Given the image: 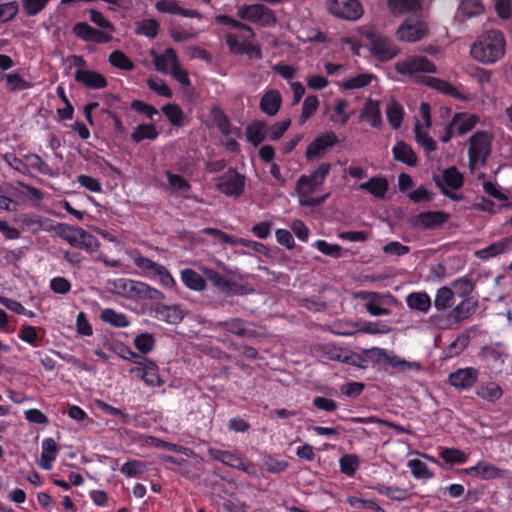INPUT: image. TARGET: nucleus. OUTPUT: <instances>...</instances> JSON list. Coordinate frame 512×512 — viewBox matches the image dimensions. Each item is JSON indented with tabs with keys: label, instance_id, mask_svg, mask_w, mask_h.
Listing matches in <instances>:
<instances>
[{
	"label": "nucleus",
	"instance_id": "de8ad7c7",
	"mask_svg": "<svg viewBox=\"0 0 512 512\" xmlns=\"http://www.w3.org/2000/svg\"><path fill=\"white\" fill-rule=\"evenodd\" d=\"M108 61L113 67L121 70L131 71L134 69V64L131 59L120 50L112 51Z\"/></svg>",
	"mask_w": 512,
	"mask_h": 512
},
{
	"label": "nucleus",
	"instance_id": "c85d7f7f",
	"mask_svg": "<svg viewBox=\"0 0 512 512\" xmlns=\"http://www.w3.org/2000/svg\"><path fill=\"white\" fill-rule=\"evenodd\" d=\"M358 189L368 191L376 198L384 199L388 191V181L383 177H372L369 181L361 183Z\"/></svg>",
	"mask_w": 512,
	"mask_h": 512
},
{
	"label": "nucleus",
	"instance_id": "0eeeda50",
	"mask_svg": "<svg viewBox=\"0 0 512 512\" xmlns=\"http://www.w3.org/2000/svg\"><path fill=\"white\" fill-rule=\"evenodd\" d=\"M450 219V214L445 211H424L409 218L408 223L422 230H436L441 228Z\"/></svg>",
	"mask_w": 512,
	"mask_h": 512
},
{
	"label": "nucleus",
	"instance_id": "9b49d317",
	"mask_svg": "<svg viewBox=\"0 0 512 512\" xmlns=\"http://www.w3.org/2000/svg\"><path fill=\"white\" fill-rule=\"evenodd\" d=\"M396 70L400 74L415 75L417 73H435L436 66L424 56H412L396 63Z\"/></svg>",
	"mask_w": 512,
	"mask_h": 512
},
{
	"label": "nucleus",
	"instance_id": "72a5a7b5",
	"mask_svg": "<svg viewBox=\"0 0 512 512\" xmlns=\"http://www.w3.org/2000/svg\"><path fill=\"white\" fill-rule=\"evenodd\" d=\"M181 280L184 285L194 291H203L206 288L205 279L195 270L185 268L181 271Z\"/></svg>",
	"mask_w": 512,
	"mask_h": 512
},
{
	"label": "nucleus",
	"instance_id": "473e14b6",
	"mask_svg": "<svg viewBox=\"0 0 512 512\" xmlns=\"http://www.w3.org/2000/svg\"><path fill=\"white\" fill-rule=\"evenodd\" d=\"M159 136L156 126L152 123L137 125L131 133V141L135 144L143 140H155Z\"/></svg>",
	"mask_w": 512,
	"mask_h": 512
},
{
	"label": "nucleus",
	"instance_id": "4c0bfd02",
	"mask_svg": "<svg viewBox=\"0 0 512 512\" xmlns=\"http://www.w3.org/2000/svg\"><path fill=\"white\" fill-rule=\"evenodd\" d=\"M153 62L157 71L166 73L168 66L172 68L178 62L176 51L173 48H167L163 54H155Z\"/></svg>",
	"mask_w": 512,
	"mask_h": 512
},
{
	"label": "nucleus",
	"instance_id": "4468645a",
	"mask_svg": "<svg viewBox=\"0 0 512 512\" xmlns=\"http://www.w3.org/2000/svg\"><path fill=\"white\" fill-rule=\"evenodd\" d=\"M338 142L334 132H329L315 138L306 149V158L312 161L324 155L328 148L333 147Z\"/></svg>",
	"mask_w": 512,
	"mask_h": 512
},
{
	"label": "nucleus",
	"instance_id": "7ed1b4c3",
	"mask_svg": "<svg viewBox=\"0 0 512 512\" xmlns=\"http://www.w3.org/2000/svg\"><path fill=\"white\" fill-rule=\"evenodd\" d=\"M493 136L487 131H477L468 140V166L473 173L480 166L486 165L492 151Z\"/></svg>",
	"mask_w": 512,
	"mask_h": 512
},
{
	"label": "nucleus",
	"instance_id": "e2e57ef3",
	"mask_svg": "<svg viewBox=\"0 0 512 512\" xmlns=\"http://www.w3.org/2000/svg\"><path fill=\"white\" fill-rule=\"evenodd\" d=\"M469 344V336L468 335H460L458 336L448 347L446 350V357L452 358L460 355L465 348Z\"/></svg>",
	"mask_w": 512,
	"mask_h": 512
},
{
	"label": "nucleus",
	"instance_id": "4d7b16f0",
	"mask_svg": "<svg viewBox=\"0 0 512 512\" xmlns=\"http://www.w3.org/2000/svg\"><path fill=\"white\" fill-rule=\"evenodd\" d=\"M347 503L351 507L359 510L369 509L375 512H385V510L372 499H361L356 496H350L347 498Z\"/></svg>",
	"mask_w": 512,
	"mask_h": 512
},
{
	"label": "nucleus",
	"instance_id": "f3484780",
	"mask_svg": "<svg viewBox=\"0 0 512 512\" xmlns=\"http://www.w3.org/2000/svg\"><path fill=\"white\" fill-rule=\"evenodd\" d=\"M75 80L90 89H102L108 84L102 74L93 70L78 69L75 72Z\"/></svg>",
	"mask_w": 512,
	"mask_h": 512
},
{
	"label": "nucleus",
	"instance_id": "79ce46f5",
	"mask_svg": "<svg viewBox=\"0 0 512 512\" xmlns=\"http://www.w3.org/2000/svg\"><path fill=\"white\" fill-rule=\"evenodd\" d=\"M159 29V22L155 19L149 18L136 22L135 33L137 35H143L150 39H154L158 35Z\"/></svg>",
	"mask_w": 512,
	"mask_h": 512
},
{
	"label": "nucleus",
	"instance_id": "8fccbe9b",
	"mask_svg": "<svg viewBox=\"0 0 512 512\" xmlns=\"http://www.w3.org/2000/svg\"><path fill=\"white\" fill-rule=\"evenodd\" d=\"M458 11L465 17L471 18L482 14L484 6L480 0H461Z\"/></svg>",
	"mask_w": 512,
	"mask_h": 512
},
{
	"label": "nucleus",
	"instance_id": "7c9ffc66",
	"mask_svg": "<svg viewBox=\"0 0 512 512\" xmlns=\"http://www.w3.org/2000/svg\"><path fill=\"white\" fill-rule=\"evenodd\" d=\"M379 494L386 496L390 500L403 502L411 498L412 494L409 489L387 486L385 484H377L373 487Z\"/></svg>",
	"mask_w": 512,
	"mask_h": 512
},
{
	"label": "nucleus",
	"instance_id": "9d476101",
	"mask_svg": "<svg viewBox=\"0 0 512 512\" xmlns=\"http://www.w3.org/2000/svg\"><path fill=\"white\" fill-rule=\"evenodd\" d=\"M368 38L370 40L369 48L371 53L380 61L391 60L399 53L396 45L388 37L377 33H370Z\"/></svg>",
	"mask_w": 512,
	"mask_h": 512
},
{
	"label": "nucleus",
	"instance_id": "b1692460",
	"mask_svg": "<svg viewBox=\"0 0 512 512\" xmlns=\"http://www.w3.org/2000/svg\"><path fill=\"white\" fill-rule=\"evenodd\" d=\"M393 158L396 161L404 163L408 166L414 167L417 165V156L410 145L404 141H398L393 149Z\"/></svg>",
	"mask_w": 512,
	"mask_h": 512
},
{
	"label": "nucleus",
	"instance_id": "e433bc0d",
	"mask_svg": "<svg viewBox=\"0 0 512 512\" xmlns=\"http://www.w3.org/2000/svg\"><path fill=\"white\" fill-rule=\"evenodd\" d=\"M502 394L503 391L501 387L492 381L481 383L476 388V395L489 402L497 401L501 398Z\"/></svg>",
	"mask_w": 512,
	"mask_h": 512
},
{
	"label": "nucleus",
	"instance_id": "dca6fc26",
	"mask_svg": "<svg viewBox=\"0 0 512 512\" xmlns=\"http://www.w3.org/2000/svg\"><path fill=\"white\" fill-rule=\"evenodd\" d=\"M155 8L161 13H167L172 15H180L188 18L201 19L203 16L197 10L185 9L180 6L177 0H158L155 3Z\"/></svg>",
	"mask_w": 512,
	"mask_h": 512
},
{
	"label": "nucleus",
	"instance_id": "6e6552de",
	"mask_svg": "<svg viewBox=\"0 0 512 512\" xmlns=\"http://www.w3.org/2000/svg\"><path fill=\"white\" fill-rule=\"evenodd\" d=\"M327 7L332 15L347 21H356L363 15L359 0H328Z\"/></svg>",
	"mask_w": 512,
	"mask_h": 512
},
{
	"label": "nucleus",
	"instance_id": "69168bd1",
	"mask_svg": "<svg viewBox=\"0 0 512 512\" xmlns=\"http://www.w3.org/2000/svg\"><path fill=\"white\" fill-rule=\"evenodd\" d=\"M134 345L143 354H147L153 350L155 345L154 337L149 333L137 335L134 339Z\"/></svg>",
	"mask_w": 512,
	"mask_h": 512
},
{
	"label": "nucleus",
	"instance_id": "0e129e2a",
	"mask_svg": "<svg viewBox=\"0 0 512 512\" xmlns=\"http://www.w3.org/2000/svg\"><path fill=\"white\" fill-rule=\"evenodd\" d=\"M95 31L96 29L86 22H78L72 28L74 36L83 41H93Z\"/></svg>",
	"mask_w": 512,
	"mask_h": 512
},
{
	"label": "nucleus",
	"instance_id": "412c9836",
	"mask_svg": "<svg viewBox=\"0 0 512 512\" xmlns=\"http://www.w3.org/2000/svg\"><path fill=\"white\" fill-rule=\"evenodd\" d=\"M211 458L214 460H218L223 464L230 466L232 468H236L238 470L247 471V465L244 461L236 454L224 451L216 448H210L208 451Z\"/></svg>",
	"mask_w": 512,
	"mask_h": 512
},
{
	"label": "nucleus",
	"instance_id": "bb28decb",
	"mask_svg": "<svg viewBox=\"0 0 512 512\" xmlns=\"http://www.w3.org/2000/svg\"><path fill=\"white\" fill-rule=\"evenodd\" d=\"M246 138L254 147L260 145L267 136V124L264 121H254L246 127Z\"/></svg>",
	"mask_w": 512,
	"mask_h": 512
},
{
	"label": "nucleus",
	"instance_id": "a878e982",
	"mask_svg": "<svg viewBox=\"0 0 512 512\" xmlns=\"http://www.w3.org/2000/svg\"><path fill=\"white\" fill-rule=\"evenodd\" d=\"M359 297L361 299H367L365 308L367 312L372 316L389 315L390 310L387 308L380 307L381 295L377 292H360Z\"/></svg>",
	"mask_w": 512,
	"mask_h": 512
},
{
	"label": "nucleus",
	"instance_id": "c03bdc74",
	"mask_svg": "<svg viewBox=\"0 0 512 512\" xmlns=\"http://www.w3.org/2000/svg\"><path fill=\"white\" fill-rule=\"evenodd\" d=\"M6 79V86L10 92H17L27 90L32 87V84L24 79L19 73L13 72L4 74Z\"/></svg>",
	"mask_w": 512,
	"mask_h": 512
},
{
	"label": "nucleus",
	"instance_id": "4be33fe9",
	"mask_svg": "<svg viewBox=\"0 0 512 512\" xmlns=\"http://www.w3.org/2000/svg\"><path fill=\"white\" fill-rule=\"evenodd\" d=\"M281 103L282 97L279 91L270 90L261 97L259 107L264 114L274 116L279 111Z\"/></svg>",
	"mask_w": 512,
	"mask_h": 512
},
{
	"label": "nucleus",
	"instance_id": "c9c22d12",
	"mask_svg": "<svg viewBox=\"0 0 512 512\" xmlns=\"http://www.w3.org/2000/svg\"><path fill=\"white\" fill-rule=\"evenodd\" d=\"M407 306L412 310L427 313L431 307V299L425 292H413L406 298Z\"/></svg>",
	"mask_w": 512,
	"mask_h": 512
},
{
	"label": "nucleus",
	"instance_id": "423d86ee",
	"mask_svg": "<svg viewBox=\"0 0 512 512\" xmlns=\"http://www.w3.org/2000/svg\"><path fill=\"white\" fill-rule=\"evenodd\" d=\"M245 181V175L230 167L216 178V187L224 195L238 198L245 191Z\"/></svg>",
	"mask_w": 512,
	"mask_h": 512
},
{
	"label": "nucleus",
	"instance_id": "864d4df0",
	"mask_svg": "<svg viewBox=\"0 0 512 512\" xmlns=\"http://www.w3.org/2000/svg\"><path fill=\"white\" fill-rule=\"evenodd\" d=\"M440 457L448 464H464L468 460V456L458 448H443Z\"/></svg>",
	"mask_w": 512,
	"mask_h": 512
},
{
	"label": "nucleus",
	"instance_id": "f257e3e1",
	"mask_svg": "<svg viewBox=\"0 0 512 512\" xmlns=\"http://www.w3.org/2000/svg\"><path fill=\"white\" fill-rule=\"evenodd\" d=\"M505 52L506 40L498 29L485 31L470 49L471 56L483 64L496 63L504 57Z\"/></svg>",
	"mask_w": 512,
	"mask_h": 512
},
{
	"label": "nucleus",
	"instance_id": "ddd939ff",
	"mask_svg": "<svg viewBox=\"0 0 512 512\" xmlns=\"http://www.w3.org/2000/svg\"><path fill=\"white\" fill-rule=\"evenodd\" d=\"M130 372L140 377L149 386L159 387L163 384L158 366L147 357L142 360L138 367L131 369Z\"/></svg>",
	"mask_w": 512,
	"mask_h": 512
},
{
	"label": "nucleus",
	"instance_id": "09e8293b",
	"mask_svg": "<svg viewBox=\"0 0 512 512\" xmlns=\"http://www.w3.org/2000/svg\"><path fill=\"white\" fill-rule=\"evenodd\" d=\"M453 296L454 292L451 288L446 286L439 288L434 299L435 308L438 310H444L451 307L453 304Z\"/></svg>",
	"mask_w": 512,
	"mask_h": 512
},
{
	"label": "nucleus",
	"instance_id": "39448f33",
	"mask_svg": "<svg viewBox=\"0 0 512 512\" xmlns=\"http://www.w3.org/2000/svg\"><path fill=\"white\" fill-rule=\"evenodd\" d=\"M237 16L263 27H271L277 23L275 12L263 4H244L238 7Z\"/></svg>",
	"mask_w": 512,
	"mask_h": 512
},
{
	"label": "nucleus",
	"instance_id": "2eb2a0df",
	"mask_svg": "<svg viewBox=\"0 0 512 512\" xmlns=\"http://www.w3.org/2000/svg\"><path fill=\"white\" fill-rule=\"evenodd\" d=\"M479 371L473 367L460 368L448 376L449 383L456 389H469L477 382Z\"/></svg>",
	"mask_w": 512,
	"mask_h": 512
},
{
	"label": "nucleus",
	"instance_id": "680f3d73",
	"mask_svg": "<svg viewBox=\"0 0 512 512\" xmlns=\"http://www.w3.org/2000/svg\"><path fill=\"white\" fill-rule=\"evenodd\" d=\"M412 475L418 479H429L433 474L429 471L427 464L419 459H412L408 462Z\"/></svg>",
	"mask_w": 512,
	"mask_h": 512
},
{
	"label": "nucleus",
	"instance_id": "393cba45",
	"mask_svg": "<svg viewBox=\"0 0 512 512\" xmlns=\"http://www.w3.org/2000/svg\"><path fill=\"white\" fill-rule=\"evenodd\" d=\"M512 245V238H504L497 242L490 244L489 246L477 250L475 252L476 257L481 260H488L492 257H496L506 252Z\"/></svg>",
	"mask_w": 512,
	"mask_h": 512
},
{
	"label": "nucleus",
	"instance_id": "2f4dec72",
	"mask_svg": "<svg viewBox=\"0 0 512 512\" xmlns=\"http://www.w3.org/2000/svg\"><path fill=\"white\" fill-rule=\"evenodd\" d=\"M478 308V300L473 297L465 298L462 302L454 307L452 314L457 322L468 319Z\"/></svg>",
	"mask_w": 512,
	"mask_h": 512
},
{
	"label": "nucleus",
	"instance_id": "ea45409f",
	"mask_svg": "<svg viewBox=\"0 0 512 512\" xmlns=\"http://www.w3.org/2000/svg\"><path fill=\"white\" fill-rule=\"evenodd\" d=\"M141 281L121 278L114 282L117 292L129 299L135 300Z\"/></svg>",
	"mask_w": 512,
	"mask_h": 512
},
{
	"label": "nucleus",
	"instance_id": "c756f323",
	"mask_svg": "<svg viewBox=\"0 0 512 512\" xmlns=\"http://www.w3.org/2000/svg\"><path fill=\"white\" fill-rule=\"evenodd\" d=\"M220 326L229 333L241 337L254 338L257 335L256 331L254 329L247 328L244 321L240 318H234L221 322Z\"/></svg>",
	"mask_w": 512,
	"mask_h": 512
},
{
	"label": "nucleus",
	"instance_id": "37998d69",
	"mask_svg": "<svg viewBox=\"0 0 512 512\" xmlns=\"http://www.w3.org/2000/svg\"><path fill=\"white\" fill-rule=\"evenodd\" d=\"M341 473L352 477L360 467V459L356 454H345L339 459Z\"/></svg>",
	"mask_w": 512,
	"mask_h": 512
},
{
	"label": "nucleus",
	"instance_id": "338daca9",
	"mask_svg": "<svg viewBox=\"0 0 512 512\" xmlns=\"http://www.w3.org/2000/svg\"><path fill=\"white\" fill-rule=\"evenodd\" d=\"M205 276L212 284L221 291H227L231 289L230 282L220 273L213 269L205 270Z\"/></svg>",
	"mask_w": 512,
	"mask_h": 512
},
{
	"label": "nucleus",
	"instance_id": "aec40b11",
	"mask_svg": "<svg viewBox=\"0 0 512 512\" xmlns=\"http://www.w3.org/2000/svg\"><path fill=\"white\" fill-rule=\"evenodd\" d=\"M479 122V116L470 113H456L451 119L457 135L462 136L471 131Z\"/></svg>",
	"mask_w": 512,
	"mask_h": 512
},
{
	"label": "nucleus",
	"instance_id": "f704fd0d",
	"mask_svg": "<svg viewBox=\"0 0 512 512\" xmlns=\"http://www.w3.org/2000/svg\"><path fill=\"white\" fill-rule=\"evenodd\" d=\"M213 121L215 122L217 128L224 136H229L233 133L236 135H240V130L238 128H231V122L227 115L223 112V110L219 107H213L211 110Z\"/></svg>",
	"mask_w": 512,
	"mask_h": 512
},
{
	"label": "nucleus",
	"instance_id": "f8f14e48",
	"mask_svg": "<svg viewBox=\"0 0 512 512\" xmlns=\"http://www.w3.org/2000/svg\"><path fill=\"white\" fill-rule=\"evenodd\" d=\"M331 170L330 163H322L316 170L309 176L302 175L296 184L297 191L302 194L306 188L308 193L316 191L318 186H321Z\"/></svg>",
	"mask_w": 512,
	"mask_h": 512
},
{
	"label": "nucleus",
	"instance_id": "58836bf2",
	"mask_svg": "<svg viewBox=\"0 0 512 512\" xmlns=\"http://www.w3.org/2000/svg\"><path fill=\"white\" fill-rule=\"evenodd\" d=\"M100 319L116 328H125L130 324V321L125 314L116 312L112 308L103 309L100 314Z\"/></svg>",
	"mask_w": 512,
	"mask_h": 512
},
{
	"label": "nucleus",
	"instance_id": "cd10ccee",
	"mask_svg": "<svg viewBox=\"0 0 512 512\" xmlns=\"http://www.w3.org/2000/svg\"><path fill=\"white\" fill-rule=\"evenodd\" d=\"M387 6L393 15H401L421 10L422 4L419 0H387Z\"/></svg>",
	"mask_w": 512,
	"mask_h": 512
},
{
	"label": "nucleus",
	"instance_id": "1a4fd4ad",
	"mask_svg": "<svg viewBox=\"0 0 512 512\" xmlns=\"http://www.w3.org/2000/svg\"><path fill=\"white\" fill-rule=\"evenodd\" d=\"M396 34L401 41L417 42L429 35V28L425 21L411 17L399 26Z\"/></svg>",
	"mask_w": 512,
	"mask_h": 512
},
{
	"label": "nucleus",
	"instance_id": "a18cd8bd",
	"mask_svg": "<svg viewBox=\"0 0 512 512\" xmlns=\"http://www.w3.org/2000/svg\"><path fill=\"white\" fill-rule=\"evenodd\" d=\"M161 110L173 126L181 127L183 125L184 112L179 105L169 103L164 105Z\"/></svg>",
	"mask_w": 512,
	"mask_h": 512
},
{
	"label": "nucleus",
	"instance_id": "49530a36",
	"mask_svg": "<svg viewBox=\"0 0 512 512\" xmlns=\"http://www.w3.org/2000/svg\"><path fill=\"white\" fill-rule=\"evenodd\" d=\"M442 177L443 182L454 190H458L463 186V175L454 166L445 169L442 173Z\"/></svg>",
	"mask_w": 512,
	"mask_h": 512
},
{
	"label": "nucleus",
	"instance_id": "6ab92c4d",
	"mask_svg": "<svg viewBox=\"0 0 512 512\" xmlns=\"http://www.w3.org/2000/svg\"><path fill=\"white\" fill-rule=\"evenodd\" d=\"M359 119L368 122L374 128H379L382 125L379 101L369 98L363 106Z\"/></svg>",
	"mask_w": 512,
	"mask_h": 512
},
{
	"label": "nucleus",
	"instance_id": "603ef678",
	"mask_svg": "<svg viewBox=\"0 0 512 512\" xmlns=\"http://www.w3.org/2000/svg\"><path fill=\"white\" fill-rule=\"evenodd\" d=\"M415 139L418 144L424 149V151L429 154L437 150L436 141L429 136L426 132H423L420 128L419 123L417 122L414 128Z\"/></svg>",
	"mask_w": 512,
	"mask_h": 512
},
{
	"label": "nucleus",
	"instance_id": "6e6d98bb",
	"mask_svg": "<svg viewBox=\"0 0 512 512\" xmlns=\"http://www.w3.org/2000/svg\"><path fill=\"white\" fill-rule=\"evenodd\" d=\"M166 177L173 192H187L191 189V184L182 175L167 171Z\"/></svg>",
	"mask_w": 512,
	"mask_h": 512
},
{
	"label": "nucleus",
	"instance_id": "5701e85b",
	"mask_svg": "<svg viewBox=\"0 0 512 512\" xmlns=\"http://www.w3.org/2000/svg\"><path fill=\"white\" fill-rule=\"evenodd\" d=\"M425 83L431 87L434 88L446 95H449L455 99L466 101L468 99L467 96H465L462 92L458 90L457 87L453 86L451 83L436 78V77H426Z\"/></svg>",
	"mask_w": 512,
	"mask_h": 512
},
{
	"label": "nucleus",
	"instance_id": "052dcab7",
	"mask_svg": "<svg viewBox=\"0 0 512 512\" xmlns=\"http://www.w3.org/2000/svg\"><path fill=\"white\" fill-rule=\"evenodd\" d=\"M373 78H374V76L371 73H361V74H358L354 77L347 79L343 83V88L349 89V90L363 88V87L369 85Z\"/></svg>",
	"mask_w": 512,
	"mask_h": 512
},
{
	"label": "nucleus",
	"instance_id": "20e7f679",
	"mask_svg": "<svg viewBox=\"0 0 512 512\" xmlns=\"http://www.w3.org/2000/svg\"><path fill=\"white\" fill-rule=\"evenodd\" d=\"M56 232L59 237L75 248L84 249L88 252H96L100 247L98 239L80 227L59 224L56 227Z\"/></svg>",
	"mask_w": 512,
	"mask_h": 512
},
{
	"label": "nucleus",
	"instance_id": "a211bd4d",
	"mask_svg": "<svg viewBox=\"0 0 512 512\" xmlns=\"http://www.w3.org/2000/svg\"><path fill=\"white\" fill-rule=\"evenodd\" d=\"M154 313L158 320L171 325L179 324L184 318L183 311L177 305L157 304L154 308Z\"/></svg>",
	"mask_w": 512,
	"mask_h": 512
},
{
	"label": "nucleus",
	"instance_id": "a19ab883",
	"mask_svg": "<svg viewBox=\"0 0 512 512\" xmlns=\"http://www.w3.org/2000/svg\"><path fill=\"white\" fill-rule=\"evenodd\" d=\"M387 120L392 129L397 130L401 127L404 109L403 106L395 100H392L386 108Z\"/></svg>",
	"mask_w": 512,
	"mask_h": 512
},
{
	"label": "nucleus",
	"instance_id": "774afa93",
	"mask_svg": "<svg viewBox=\"0 0 512 512\" xmlns=\"http://www.w3.org/2000/svg\"><path fill=\"white\" fill-rule=\"evenodd\" d=\"M120 471L127 477H134L146 471V464L138 460L127 461L122 465Z\"/></svg>",
	"mask_w": 512,
	"mask_h": 512
},
{
	"label": "nucleus",
	"instance_id": "5fc2aeb1",
	"mask_svg": "<svg viewBox=\"0 0 512 512\" xmlns=\"http://www.w3.org/2000/svg\"><path fill=\"white\" fill-rule=\"evenodd\" d=\"M319 100L315 95H309L305 98L302 105V112L299 117V124L303 125L318 109Z\"/></svg>",
	"mask_w": 512,
	"mask_h": 512
},
{
	"label": "nucleus",
	"instance_id": "bf43d9fd",
	"mask_svg": "<svg viewBox=\"0 0 512 512\" xmlns=\"http://www.w3.org/2000/svg\"><path fill=\"white\" fill-rule=\"evenodd\" d=\"M385 364L389 365L392 368H395L398 371H406L413 368H420L419 363L406 361L405 359H402L397 355L390 354L389 352Z\"/></svg>",
	"mask_w": 512,
	"mask_h": 512
},
{
	"label": "nucleus",
	"instance_id": "3c124183",
	"mask_svg": "<svg viewBox=\"0 0 512 512\" xmlns=\"http://www.w3.org/2000/svg\"><path fill=\"white\" fill-rule=\"evenodd\" d=\"M137 290L138 292L135 300L147 299L152 301H161L165 298L164 294L160 290L142 281L140 282V286Z\"/></svg>",
	"mask_w": 512,
	"mask_h": 512
},
{
	"label": "nucleus",
	"instance_id": "13d9d810",
	"mask_svg": "<svg viewBox=\"0 0 512 512\" xmlns=\"http://www.w3.org/2000/svg\"><path fill=\"white\" fill-rule=\"evenodd\" d=\"M454 294L462 298H469L468 295L474 290L473 282L467 277H461L452 282Z\"/></svg>",
	"mask_w": 512,
	"mask_h": 512
},
{
	"label": "nucleus",
	"instance_id": "f03ea898",
	"mask_svg": "<svg viewBox=\"0 0 512 512\" xmlns=\"http://www.w3.org/2000/svg\"><path fill=\"white\" fill-rule=\"evenodd\" d=\"M129 256L144 277L158 279L166 289H173L176 286L175 279L164 265L143 256L136 249L130 251Z\"/></svg>",
	"mask_w": 512,
	"mask_h": 512
}]
</instances>
